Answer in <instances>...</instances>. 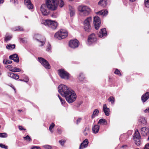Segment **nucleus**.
<instances>
[{
  "label": "nucleus",
  "mask_w": 149,
  "mask_h": 149,
  "mask_svg": "<svg viewBox=\"0 0 149 149\" xmlns=\"http://www.w3.org/2000/svg\"><path fill=\"white\" fill-rule=\"evenodd\" d=\"M7 134L6 133H0V137L2 138H6L7 137Z\"/></svg>",
  "instance_id": "nucleus-37"
},
{
  "label": "nucleus",
  "mask_w": 149,
  "mask_h": 149,
  "mask_svg": "<svg viewBox=\"0 0 149 149\" xmlns=\"http://www.w3.org/2000/svg\"><path fill=\"white\" fill-rule=\"evenodd\" d=\"M4 0H0V4L3 3L4 2Z\"/></svg>",
  "instance_id": "nucleus-61"
},
{
  "label": "nucleus",
  "mask_w": 149,
  "mask_h": 149,
  "mask_svg": "<svg viewBox=\"0 0 149 149\" xmlns=\"http://www.w3.org/2000/svg\"><path fill=\"white\" fill-rule=\"evenodd\" d=\"M70 12V15L71 16H74L75 14V10L74 8L72 6H70L69 7Z\"/></svg>",
  "instance_id": "nucleus-26"
},
{
  "label": "nucleus",
  "mask_w": 149,
  "mask_h": 149,
  "mask_svg": "<svg viewBox=\"0 0 149 149\" xmlns=\"http://www.w3.org/2000/svg\"><path fill=\"white\" fill-rule=\"evenodd\" d=\"M29 81V79L27 77H26L25 78V80L24 81L26 82H28Z\"/></svg>",
  "instance_id": "nucleus-55"
},
{
  "label": "nucleus",
  "mask_w": 149,
  "mask_h": 149,
  "mask_svg": "<svg viewBox=\"0 0 149 149\" xmlns=\"http://www.w3.org/2000/svg\"><path fill=\"white\" fill-rule=\"evenodd\" d=\"M84 77L83 74H80L79 77V79L81 81H82L84 79Z\"/></svg>",
  "instance_id": "nucleus-41"
},
{
  "label": "nucleus",
  "mask_w": 149,
  "mask_h": 149,
  "mask_svg": "<svg viewBox=\"0 0 149 149\" xmlns=\"http://www.w3.org/2000/svg\"><path fill=\"white\" fill-rule=\"evenodd\" d=\"M58 97L60 101L63 100L62 98L59 95H58Z\"/></svg>",
  "instance_id": "nucleus-58"
},
{
  "label": "nucleus",
  "mask_w": 149,
  "mask_h": 149,
  "mask_svg": "<svg viewBox=\"0 0 149 149\" xmlns=\"http://www.w3.org/2000/svg\"><path fill=\"white\" fill-rule=\"evenodd\" d=\"M97 39L95 35L94 34H91L88 37L87 44L90 45L92 43L96 41Z\"/></svg>",
  "instance_id": "nucleus-12"
},
{
  "label": "nucleus",
  "mask_w": 149,
  "mask_h": 149,
  "mask_svg": "<svg viewBox=\"0 0 149 149\" xmlns=\"http://www.w3.org/2000/svg\"><path fill=\"white\" fill-rule=\"evenodd\" d=\"M99 113V111L97 109H95L93 111V113L91 115V117L92 119L94 118L95 117L98 116Z\"/></svg>",
  "instance_id": "nucleus-25"
},
{
  "label": "nucleus",
  "mask_w": 149,
  "mask_h": 149,
  "mask_svg": "<svg viewBox=\"0 0 149 149\" xmlns=\"http://www.w3.org/2000/svg\"><path fill=\"white\" fill-rule=\"evenodd\" d=\"M12 30L13 31H23L24 30L22 27L19 26L13 28Z\"/></svg>",
  "instance_id": "nucleus-32"
},
{
  "label": "nucleus",
  "mask_w": 149,
  "mask_h": 149,
  "mask_svg": "<svg viewBox=\"0 0 149 149\" xmlns=\"http://www.w3.org/2000/svg\"><path fill=\"white\" fill-rule=\"evenodd\" d=\"M133 138L135 141L136 144L138 146L141 143V137L137 130L135 132Z\"/></svg>",
  "instance_id": "nucleus-7"
},
{
  "label": "nucleus",
  "mask_w": 149,
  "mask_h": 149,
  "mask_svg": "<svg viewBox=\"0 0 149 149\" xmlns=\"http://www.w3.org/2000/svg\"><path fill=\"white\" fill-rule=\"evenodd\" d=\"M90 132L89 127H86L83 131V134L85 136H87Z\"/></svg>",
  "instance_id": "nucleus-30"
},
{
  "label": "nucleus",
  "mask_w": 149,
  "mask_h": 149,
  "mask_svg": "<svg viewBox=\"0 0 149 149\" xmlns=\"http://www.w3.org/2000/svg\"><path fill=\"white\" fill-rule=\"evenodd\" d=\"M43 147L46 149H53L52 147L49 145H45L43 146Z\"/></svg>",
  "instance_id": "nucleus-40"
},
{
  "label": "nucleus",
  "mask_w": 149,
  "mask_h": 149,
  "mask_svg": "<svg viewBox=\"0 0 149 149\" xmlns=\"http://www.w3.org/2000/svg\"><path fill=\"white\" fill-rule=\"evenodd\" d=\"M6 68H8V69H9V70L11 71V70H13V68L12 66L10 65H7V66L6 67Z\"/></svg>",
  "instance_id": "nucleus-48"
},
{
  "label": "nucleus",
  "mask_w": 149,
  "mask_h": 149,
  "mask_svg": "<svg viewBox=\"0 0 149 149\" xmlns=\"http://www.w3.org/2000/svg\"><path fill=\"white\" fill-rule=\"evenodd\" d=\"M103 109L105 115L107 116L109 115L110 109L107 108L106 104H104L103 106Z\"/></svg>",
  "instance_id": "nucleus-18"
},
{
  "label": "nucleus",
  "mask_w": 149,
  "mask_h": 149,
  "mask_svg": "<svg viewBox=\"0 0 149 149\" xmlns=\"http://www.w3.org/2000/svg\"><path fill=\"white\" fill-rule=\"evenodd\" d=\"M55 125V124L54 123H52L50 125V126L49 127V130L52 133L53 132L52 129L54 128V127Z\"/></svg>",
  "instance_id": "nucleus-39"
},
{
  "label": "nucleus",
  "mask_w": 149,
  "mask_h": 149,
  "mask_svg": "<svg viewBox=\"0 0 149 149\" xmlns=\"http://www.w3.org/2000/svg\"><path fill=\"white\" fill-rule=\"evenodd\" d=\"M3 63L4 64H11L12 63V61H9L7 59H4L3 61Z\"/></svg>",
  "instance_id": "nucleus-34"
},
{
  "label": "nucleus",
  "mask_w": 149,
  "mask_h": 149,
  "mask_svg": "<svg viewBox=\"0 0 149 149\" xmlns=\"http://www.w3.org/2000/svg\"><path fill=\"white\" fill-rule=\"evenodd\" d=\"M58 88L59 93L65 98L68 103H72L76 100L77 95L75 93L67 86L61 84L59 86Z\"/></svg>",
  "instance_id": "nucleus-1"
},
{
  "label": "nucleus",
  "mask_w": 149,
  "mask_h": 149,
  "mask_svg": "<svg viewBox=\"0 0 149 149\" xmlns=\"http://www.w3.org/2000/svg\"><path fill=\"white\" fill-rule=\"evenodd\" d=\"M8 75L9 77L16 80L19 78L18 75L16 74L13 73L8 72Z\"/></svg>",
  "instance_id": "nucleus-21"
},
{
  "label": "nucleus",
  "mask_w": 149,
  "mask_h": 149,
  "mask_svg": "<svg viewBox=\"0 0 149 149\" xmlns=\"http://www.w3.org/2000/svg\"><path fill=\"white\" fill-rule=\"evenodd\" d=\"M47 6L45 4H43L40 7V10L42 14L44 16L47 15L49 14V11L47 8Z\"/></svg>",
  "instance_id": "nucleus-11"
},
{
  "label": "nucleus",
  "mask_w": 149,
  "mask_h": 149,
  "mask_svg": "<svg viewBox=\"0 0 149 149\" xmlns=\"http://www.w3.org/2000/svg\"><path fill=\"white\" fill-rule=\"evenodd\" d=\"M31 149H41V148L39 146H33L31 148Z\"/></svg>",
  "instance_id": "nucleus-49"
},
{
  "label": "nucleus",
  "mask_w": 149,
  "mask_h": 149,
  "mask_svg": "<svg viewBox=\"0 0 149 149\" xmlns=\"http://www.w3.org/2000/svg\"><path fill=\"white\" fill-rule=\"evenodd\" d=\"M107 33L105 29H102L101 31L99 32L98 34L99 37L100 38H102L107 35Z\"/></svg>",
  "instance_id": "nucleus-20"
},
{
  "label": "nucleus",
  "mask_w": 149,
  "mask_h": 149,
  "mask_svg": "<svg viewBox=\"0 0 149 149\" xmlns=\"http://www.w3.org/2000/svg\"><path fill=\"white\" fill-rule=\"evenodd\" d=\"M17 0H14V3L15 4L17 3Z\"/></svg>",
  "instance_id": "nucleus-62"
},
{
  "label": "nucleus",
  "mask_w": 149,
  "mask_h": 149,
  "mask_svg": "<svg viewBox=\"0 0 149 149\" xmlns=\"http://www.w3.org/2000/svg\"><path fill=\"white\" fill-rule=\"evenodd\" d=\"M61 104L63 105H64L65 104V103L66 102L65 101L64 99H63L61 101Z\"/></svg>",
  "instance_id": "nucleus-53"
},
{
  "label": "nucleus",
  "mask_w": 149,
  "mask_h": 149,
  "mask_svg": "<svg viewBox=\"0 0 149 149\" xmlns=\"http://www.w3.org/2000/svg\"><path fill=\"white\" fill-rule=\"evenodd\" d=\"M144 112L145 113L149 112V108L146 109L144 110Z\"/></svg>",
  "instance_id": "nucleus-56"
},
{
  "label": "nucleus",
  "mask_w": 149,
  "mask_h": 149,
  "mask_svg": "<svg viewBox=\"0 0 149 149\" xmlns=\"http://www.w3.org/2000/svg\"><path fill=\"white\" fill-rule=\"evenodd\" d=\"M24 3L29 9H32L33 8V5L30 0H24Z\"/></svg>",
  "instance_id": "nucleus-15"
},
{
  "label": "nucleus",
  "mask_w": 149,
  "mask_h": 149,
  "mask_svg": "<svg viewBox=\"0 0 149 149\" xmlns=\"http://www.w3.org/2000/svg\"><path fill=\"white\" fill-rule=\"evenodd\" d=\"M65 142V140H61L59 141V142L60 144L62 146H63Z\"/></svg>",
  "instance_id": "nucleus-47"
},
{
  "label": "nucleus",
  "mask_w": 149,
  "mask_h": 149,
  "mask_svg": "<svg viewBox=\"0 0 149 149\" xmlns=\"http://www.w3.org/2000/svg\"><path fill=\"white\" fill-rule=\"evenodd\" d=\"M108 12L106 10H102L99 12L96 13V14L98 15H102V16H106L108 14Z\"/></svg>",
  "instance_id": "nucleus-22"
},
{
  "label": "nucleus",
  "mask_w": 149,
  "mask_h": 149,
  "mask_svg": "<svg viewBox=\"0 0 149 149\" xmlns=\"http://www.w3.org/2000/svg\"><path fill=\"white\" fill-rule=\"evenodd\" d=\"M57 0H45L47 8L52 11L56 10L58 7Z\"/></svg>",
  "instance_id": "nucleus-3"
},
{
  "label": "nucleus",
  "mask_w": 149,
  "mask_h": 149,
  "mask_svg": "<svg viewBox=\"0 0 149 149\" xmlns=\"http://www.w3.org/2000/svg\"><path fill=\"white\" fill-rule=\"evenodd\" d=\"M93 22L95 29H98L99 28L101 23L99 17L97 16L94 17Z\"/></svg>",
  "instance_id": "nucleus-10"
},
{
  "label": "nucleus",
  "mask_w": 149,
  "mask_h": 149,
  "mask_svg": "<svg viewBox=\"0 0 149 149\" xmlns=\"http://www.w3.org/2000/svg\"><path fill=\"white\" fill-rule=\"evenodd\" d=\"M145 4L146 7L149 8V0H145Z\"/></svg>",
  "instance_id": "nucleus-43"
},
{
  "label": "nucleus",
  "mask_w": 149,
  "mask_h": 149,
  "mask_svg": "<svg viewBox=\"0 0 149 149\" xmlns=\"http://www.w3.org/2000/svg\"><path fill=\"white\" fill-rule=\"evenodd\" d=\"M88 144V140L86 139L84 140L80 146L79 149H83L86 148Z\"/></svg>",
  "instance_id": "nucleus-16"
},
{
  "label": "nucleus",
  "mask_w": 149,
  "mask_h": 149,
  "mask_svg": "<svg viewBox=\"0 0 149 149\" xmlns=\"http://www.w3.org/2000/svg\"><path fill=\"white\" fill-rule=\"evenodd\" d=\"M100 129V126L98 125H95L92 128V130L93 132L96 134L98 132Z\"/></svg>",
  "instance_id": "nucleus-24"
},
{
  "label": "nucleus",
  "mask_w": 149,
  "mask_h": 149,
  "mask_svg": "<svg viewBox=\"0 0 149 149\" xmlns=\"http://www.w3.org/2000/svg\"><path fill=\"white\" fill-rule=\"evenodd\" d=\"M82 120V118H79L77 120V124H78L79 123H80Z\"/></svg>",
  "instance_id": "nucleus-51"
},
{
  "label": "nucleus",
  "mask_w": 149,
  "mask_h": 149,
  "mask_svg": "<svg viewBox=\"0 0 149 149\" xmlns=\"http://www.w3.org/2000/svg\"><path fill=\"white\" fill-rule=\"evenodd\" d=\"M139 121L141 123L145 124L146 123V120L145 118L143 117H140L139 119Z\"/></svg>",
  "instance_id": "nucleus-31"
},
{
  "label": "nucleus",
  "mask_w": 149,
  "mask_h": 149,
  "mask_svg": "<svg viewBox=\"0 0 149 149\" xmlns=\"http://www.w3.org/2000/svg\"><path fill=\"white\" fill-rule=\"evenodd\" d=\"M9 58L13 60L14 62L18 63L19 61V59L18 55L16 54H14L9 56Z\"/></svg>",
  "instance_id": "nucleus-17"
},
{
  "label": "nucleus",
  "mask_w": 149,
  "mask_h": 149,
  "mask_svg": "<svg viewBox=\"0 0 149 149\" xmlns=\"http://www.w3.org/2000/svg\"><path fill=\"white\" fill-rule=\"evenodd\" d=\"M51 48V46L49 44L47 46V47L46 49V50L47 51L49 52V50H50Z\"/></svg>",
  "instance_id": "nucleus-50"
},
{
  "label": "nucleus",
  "mask_w": 149,
  "mask_h": 149,
  "mask_svg": "<svg viewBox=\"0 0 149 149\" xmlns=\"http://www.w3.org/2000/svg\"><path fill=\"white\" fill-rule=\"evenodd\" d=\"M114 73L119 76L121 75V73L120 72V71L117 69H116Z\"/></svg>",
  "instance_id": "nucleus-42"
},
{
  "label": "nucleus",
  "mask_w": 149,
  "mask_h": 149,
  "mask_svg": "<svg viewBox=\"0 0 149 149\" xmlns=\"http://www.w3.org/2000/svg\"><path fill=\"white\" fill-rule=\"evenodd\" d=\"M92 21V17H87L83 22L84 29L87 32H89L91 29V23Z\"/></svg>",
  "instance_id": "nucleus-5"
},
{
  "label": "nucleus",
  "mask_w": 149,
  "mask_h": 149,
  "mask_svg": "<svg viewBox=\"0 0 149 149\" xmlns=\"http://www.w3.org/2000/svg\"><path fill=\"white\" fill-rule=\"evenodd\" d=\"M0 147L1 148H4V149H8V146H5L3 144L0 143Z\"/></svg>",
  "instance_id": "nucleus-46"
},
{
  "label": "nucleus",
  "mask_w": 149,
  "mask_h": 149,
  "mask_svg": "<svg viewBox=\"0 0 149 149\" xmlns=\"http://www.w3.org/2000/svg\"><path fill=\"white\" fill-rule=\"evenodd\" d=\"M19 130H25V129H24L22 126H19Z\"/></svg>",
  "instance_id": "nucleus-54"
},
{
  "label": "nucleus",
  "mask_w": 149,
  "mask_h": 149,
  "mask_svg": "<svg viewBox=\"0 0 149 149\" xmlns=\"http://www.w3.org/2000/svg\"><path fill=\"white\" fill-rule=\"evenodd\" d=\"M149 133V130L148 128L146 127H142L141 129V133L143 136H147Z\"/></svg>",
  "instance_id": "nucleus-14"
},
{
  "label": "nucleus",
  "mask_w": 149,
  "mask_h": 149,
  "mask_svg": "<svg viewBox=\"0 0 149 149\" xmlns=\"http://www.w3.org/2000/svg\"><path fill=\"white\" fill-rule=\"evenodd\" d=\"M18 111H19L20 112H21V111H22V110H19Z\"/></svg>",
  "instance_id": "nucleus-64"
},
{
  "label": "nucleus",
  "mask_w": 149,
  "mask_h": 149,
  "mask_svg": "<svg viewBox=\"0 0 149 149\" xmlns=\"http://www.w3.org/2000/svg\"><path fill=\"white\" fill-rule=\"evenodd\" d=\"M11 71L14 72H19L21 71V70L19 68L15 67L13 68V70H11Z\"/></svg>",
  "instance_id": "nucleus-38"
},
{
  "label": "nucleus",
  "mask_w": 149,
  "mask_h": 149,
  "mask_svg": "<svg viewBox=\"0 0 149 149\" xmlns=\"http://www.w3.org/2000/svg\"><path fill=\"white\" fill-rule=\"evenodd\" d=\"M108 100L111 102L112 104H113L115 102V99L113 97L111 96L108 99Z\"/></svg>",
  "instance_id": "nucleus-35"
},
{
  "label": "nucleus",
  "mask_w": 149,
  "mask_h": 149,
  "mask_svg": "<svg viewBox=\"0 0 149 149\" xmlns=\"http://www.w3.org/2000/svg\"><path fill=\"white\" fill-rule=\"evenodd\" d=\"M52 21L49 19H47L45 20H43L42 21V23L44 24L45 25L48 26L49 27L51 24L52 23Z\"/></svg>",
  "instance_id": "nucleus-23"
},
{
  "label": "nucleus",
  "mask_w": 149,
  "mask_h": 149,
  "mask_svg": "<svg viewBox=\"0 0 149 149\" xmlns=\"http://www.w3.org/2000/svg\"><path fill=\"white\" fill-rule=\"evenodd\" d=\"M11 86L12 88H13V89L14 90L15 92V88L12 85H11V86Z\"/></svg>",
  "instance_id": "nucleus-57"
},
{
  "label": "nucleus",
  "mask_w": 149,
  "mask_h": 149,
  "mask_svg": "<svg viewBox=\"0 0 149 149\" xmlns=\"http://www.w3.org/2000/svg\"><path fill=\"white\" fill-rule=\"evenodd\" d=\"M68 36V32L66 30L61 29L55 33L54 36L56 38L60 40L66 38Z\"/></svg>",
  "instance_id": "nucleus-4"
},
{
  "label": "nucleus",
  "mask_w": 149,
  "mask_h": 149,
  "mask_svg": "<svg viewBox=\"0 0 149 149\" xmlns=\"http://www.w3.org/2000/svg\"><path fill=\"white\" fill-rule=\"evenodd\" d=\"M127 147V145H125L124 146H122L121 147V148H126Z\"/></svg>",
  "instance_id": "nucleus-60"
},
{
  "label": "nucleus",
  "mask_w": 149,
  "mask_h": 149,
  "mask_svg": "<svg viewBox=\"0 0 149 149\" xmlns=\"http://www.w3.org/2000/svg\"><path fill=\"white\" fill-rule=\"evenodd\" d=\"M24 139L25 140L28 141H30L31 140V139L28 135H27L26 136L24 137Z\"/></svg>",
  "instance_id": "nucleus-44"
},
{
  "label": "nucleus",
  "mask_w": 149,
  "mask_h": 149,
  "mask_svg": "<svg viewBox=\"0 0 149 149\" xmlns=\"http://www.w3.org/2000/svg\"><path fill=\"white\" fill-rule=\"evenodd\" d=\"M58 3L60 7H62L64 5V3L63 0H58Z\"/></svg>",
  "instance_id": "nucleus-36"
},
{
  "label": "nucleus",
  "mask_w": 149,
  "mask_h": 149,
  "mask_svg": "<svg viewBox=\"0 0 149 149\" xmlns=\"http://www.w3.org/2000/svg\"><path fill=\"white\" fill-rule=\"evenodd\" d=\"M58 74L62 79H69L70 74L63 69H61L58 70Z\"/></svg>",
  "instance_id": "nucleus-6"
},
{
  "label": "nucleus",
  "mask_w": 149,
  "mask_h": 149,
  "mask_svg": "<svg viewBox=\"0 0 149 149\" xmlns=\"http://www.w3.org/2000/svg\"><path fill=\"white\" fill-rule=\"evenodd\" d=\"M79 15L82 17H86L91 12V9L90 7L86 5H81L78 7Z\"/></svg>",
  "instance_id": "nucleus-2"
},
{
  "label": "nucleus",
  "mask_w": 149,
  "mask_h": 149,
  "mask_svg": "<svg viewBox=\"0 0 149 149\" xmlns=\"http://www.w3.org/2000/svg\"><path fill=\"white\" fill-rule=\"evenodd\" d=\"M58 97L60 101L63 100L62 98L59 95H58Z\"/></svg>",
  "instance_id": "nucleus-59"
},
{
  "label": "nucleus",
  "mask_w": 149,
  "mask_h": 149,
  "mask_svg": "<svg viewBox=\"0 0 149 149\" xmlns=\"http://www.w3.org/2000/svg\"><path fill=\"white\" fill-rule=\"evenodd\" d=\"M149 98V92H147L141 97V100L143 102H145Z\"/></svg>",
  "instance_id": "nucleus-19"
},
{
  "label": "nucleus",
  "mask_w": 149,
  "mask_h": 149,
  "mask_svg": "<svg viewBox=\"0 0 149 149\" xmlns=\"http://www.w3.org/2000/svg\"><path fill=\"white\" fill-rule=\"evenodd\" d=\"M38 60L46 69H49L50 68V66L46 60L43 58L39 57L38 58Z\"/></svg>",
  "instance_id": "nucleus-8"
},
{
  "label": "nucleus",
  "mask_w": 149,
  "mask_h": 149,
  "mask_svg": "<svg viewBox=\"0 0 149 149\" xmlns=\"http://www.w3.org/2000/svg\"><path fill=\"white\" fill-rule=\"evenodd\" d=\"M98 4L101 6L104 7L106 6L107 5V0H100L98 2Z\"/></svg>",
  "instance_id": "nucleus-29"
},
{
  "label": "nucleus",
  "mask_w": 149,
  "mask_h": 149,
  "mask_svg": "<svg viewBox=\"0 0 149 149\" xmlns=\"http://www.w3.org/2000/svg\"><path fill=\"white\" fill-rule=\"evenodd\" d=\"M98 124L100 125H106L107 124V122L105 119L101 118L99 120Z\"/></svg>",
  "instance_id": "nucleus-28"
},
{
  "label": "nucleus",
  "mask_w": 149,
  "mask_h": 149,
  "mask_svg": "<svg viewBox=\"0 0 149 149\" xmlns=\"http://www.w3.org/2000/svg\"><path fill=\"white\" fill-rule=\"evenodd\" d=\"M57 26V23L55 21H52L49 27L52 29L54 30L56 29Z\"/></svg>",
  "instance_id": "nucleus-27"
},
{
  "label": "nucleus",
  "mask_w": 149,
  "mask_h": 149,
  "mask_svg": "<svg viewBox=\"0 0 149 149\" xmlns=\"http://www.w3.org/2000/svg\"><path fill=\"white\" fill-rule=\"evenodd\" d=\"M79 45V41L76 39H72L70 40L69 42V47L73 49L77 47Z\"/></svg>",
  "instance_id": "nucleus-9"
},
{
  "label": "nucleus",
  "mask_w": 149,
  "mask_h": 149,
  "mask_svg": "<svg viewBox=\"0 0 149 149\" xmlns=\"http://www.w3.org/2000/svg\"><path fill=\"white\" fill-rule=\"evenodd\" d=\"M6 48L8 49H13L15 47V44L11 45L10 44L6 46Z\"/></svg>",
  "instance_id": "nucleus-33"
},
{
  "label": "nucleus",
  "mask_w": 149,
  "mask_h": 149,
  "mask_svg": "<svg viewBox=\"0 0 149 149\" xmlns=\"http://www.w3.org/2000/svg\"><path fill=\"white\" fill-rule=\"evenodd\" d=\"M19 80H20L21 81H24V80H23L19 79Z\"/></svg>",
  "instance_id": "nucleus-63"
},
{
  "label": "nucleus",
  "mask_w": 149,
  "mask_h": 149,
  "mask_svg": "<svg viewBox=\"0 0 149 149\" xmlns=\"http://www.w3.org/2000/svg\"><path fill=\"white\" fill-rule=\"evenodd\" d=\"M144 149H149V143L145 145Z\"/></svg>",
  "instance_id": "nucleus-52"
},
{
  "label": "nucleus",
  "mask_w": 149,
  "mask_h": 149,
  "mask_svg": "<svg viewBox=\"0 0 149 149\" xmlns=\"http://www.w3.org/2000/svg\"><path fill=\"white\" fill-rule=\"evenodd\" d=\"M42 36L38 34H37L35 35L34 38L35 39L39 41L40 43H41L40 45L42 46L44 45L45 40V38H44L43 39H42V40H41L40 38Z\"/></svg>",
  "instance_id": "nucleus-13"
},
{
  "label": "nucleus",
  "mask_w": 149,
  "mask_h": 149,
  "mask_svg": "<svg viewBox=\"0 0 149 149\" xmlns=\"http://www.w3.org/2000/svg\"><path fill=\"white\" fill-rule=\"evenodd\" d=\"M12 37V36H6L5 38L6 41H7L10 40Z\"/></svg>",
  "instance_id": "nucleus-45"
}]
</instances>
